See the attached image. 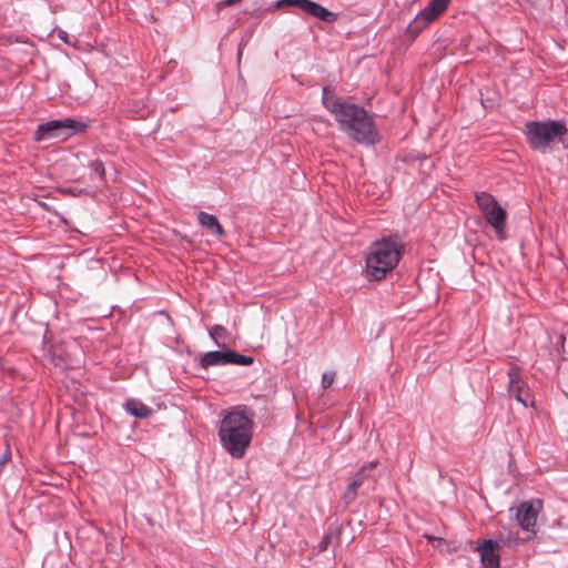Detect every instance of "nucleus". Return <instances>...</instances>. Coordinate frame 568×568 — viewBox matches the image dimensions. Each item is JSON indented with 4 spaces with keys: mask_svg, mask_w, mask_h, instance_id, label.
Segmentation results:
<instances>
[{
    "mask_svg": "<svg viewBox=\"0 0 568 568\" xmlns=\"http://www.w3.org/2000/svg\"><path fill=\"white\" fill-rule=\"evenodd\" d=\"M284 6L296 7L302 12H304L311 17H314L320 3L311 1V0H277L276 1L277 8H282Z\"/></svg>",
    "mask_w": 568,
    "mask_h": 568,
    "instance_id": "2eb2a0df",
    "label": "nucleus"
},
{
    "mask_svg": "<svg viewBox=\"0 0 568 568\" xmlns=\"http://www.w3.org/2000/svg\"><path fill=\"white\" fill-rule=\"evenodd\" d=\"M378 464V460H372L369 463H366L352 477L343 495V499L345 500L346 504H349L356 499L358 489L365 484L366 480L373 477L372 470Z\"/></svg>",
    "mask_w": 568,
    "mask_h": 568,
    "instance_id": "1a4fd4ad",
    "label": "nucleus"
},
{
    "mask_svg": "<svg viewBox=\"0 0 568 568\" xmlns=\"http://www.w3.org/2000/svg\"><path fill=\"white\" fill-rule=\"evenodd\" d=\"M10 458V453L9 450H6L2 456L0 457V463L1 464H6Z\"/></svg>",
    "mask_w": 568,
    "mask_h": 568,
    "instance_id": "393cba45",
    "label": "nucleus"
},
{
    "mask_svg": "<svg viewBox=\"0 0 568 568\" xmlns=\"http://www.w3.org/2000/svg\"><path fill=\"white\" fill-rule=\"evenodd\" d=\"M241 0H222L221 2H219V7L220 8H226V7H232L234 6L235 3L240 2Z\"/></svg>",
    "mask_w": 568,
    "mask_h": 568,
    "instance_id": "5701e85b",
    "label": "nucleus"
},
{
    "mask_svg": "<svg viewBox=\"0 0 568 568\" xmlns=\"http://www.w3.org/2000/svg\"><path fill=\"white\" fill-rule=\"evenodd\" d=\"M253 363V357L240 354L235 351L227 349V365L250 366Z\"/></svg>",
    "mask_w": 568,
    "mask_h": 568,
    "instance_id": "dca6fc26",
    "label": "nucleus"
},
{
    "mask_svg": "<svg viewBox=\"0 0 568 568\" xmlns=\"http://www.w3.org/2000/svg\"><path fill=\"white\" fill-rule=\"evenodd\" d=\"M314 18H317L321 21L326 22V23H333L336 21L337 14L320 4L318 8L316 9Z\"/></svg>",
    "mask_w": 568,
    "mask_h": 568,
    "instance_id": "aec40b11",
    "label": "nucleus"
},
{
    "mask_svg": "<svg viewBox=\"0 0 568 568\" xmlns=\"http://www.w3.org/2000/svg\"><path fill=\"white\" fill-rule=\"evenodd\" d=\"M567 132L566 124L556 120L548 122L531 121L526 124L525 130L529 146L542 152L557 139L561 141V138L567 134Z\"/></svg>",
    "mask_w": 568,
    "mask_h": 568,
    "instance_id": "20e7f679",
    "label": "nucleus"
},
{
    "mask_svg": "<svg viewBox=\"0 0 568 568\" xmlns=\"http://www.w3.org/2000/svg\"><path fill=\"white\" fill-rule=\"evenodd\" d=\"M341 534L339 528L337 527H329L328 532L322 538V540L318 542V550L325 551L328 546L333 542L334 538H338Z\"/></svg>",
    "mask_w": 568,
    "mask_h": 568,
    "instance_id": "6ab92c4d",
    "label": "nucleus"
},
{
    "mask_svg": "<svg viewBox=\"0 0 568 568\" xmlns=\"http://www.w3.org/2000/svg\"><path fill=\"white\" fill-rule=\"evenodd\" d=\"M500 542L496 539L478 541L475 551L480 557V568H500Z\"/></svg>",
    "mask_w": 568,
    "mask_h": 568,
    "instance_id": "6e6552de",
    "label": "nucleus"
},
{
    "mask_svg": "<svg viewBox=\"0 0 568 568\" xmlns=\"http://www.w3.org/2000/svg\"><path fill=\"white\" fill-rule=\"evenodd\" d=\"M197 222L202 227L206 229L209 232L219 237H222L225 234L223 226L213 214L201 211L197 214Z\"/></svg>",
    "mask_w": 568,
    "mask_h": 568,
    "instance_id": "ddd939ff",
    "label": "nucleus"
},
{
    "mask_svg": "<svg viewBox=\"0 0 568 568\" xmlns=\"http://www.w3.org/2000/svg\"><path fill=\"white\" fill-rule=\"evenodd\" d=\"M58 37H59L62 41H64L65 43H68V32H67V31L60 30V31L58 32Z\"/></svg>",
    "mask_w": 568,
    "mask_h": 568,
    "instance_id": "b1692460",
    "label": "nucleus"
},
{
    "mask_svg": "<svg viewBox=\"0 0 568 568\" xmlns=\"http://www.w3.org/2000/svg\"><path fill=\"white\" fill-rule=\"evenodd\" d=\"M508 392L515 399L520 403L524 407L531 406L534 404L529 388L527 384L521 379L518 367H511L508 371Z\"/></svg>",
    "mask_w": 568,
    "mask_h": 568,
    "instance_id": "9d476101",
    "label": "nucleus"
},
{
    "mask_svg": "<svg viewBox=\"0 0 568 568\" xmlns=\"http://www.w3.org/2000/svg\"><path fill=\"white\" fill-rule=\"evenodd\" d=\"M87 128V123L71 118L51 120L37 126L34 140L37 142L51 139L65 140L74 134L84 132Z\"/></svg>",
    "mask_w": 568,
    "mask_h": 568,
    "instance_id": "39448f33",
    "label": "nucleus"
},
{
    "mask_svg": "<svg viewBox=\"0 0 568 568\" xmlns=\"http://www.w3.org/2000/svg\"><path fill=\"white\" fill-rule=\"evenodd\" d=\"M402 245L397 237L386 236L375 241L366 255V275L368 280L379 281L399 263Z\"/></svg>",
    "mask_w": 568,
    "mask_h": 568,
    "instance_id": "7ed1b4c3",
    "label": "nucleus"
},
{
    "mask_svg": "<svg viewBox=\"0 0 568 568\" xmlns=\"http://www.w3.org/2000/svg\"><path fill=\"white\" fill-rule=\"evenodd\" d=\"M2 364V359L0 358V365Z\"/></svg>",
    "mask_w": 568,
    "mask_h": 568,
    "instance_id": "a878e982",
    "label": "nucleus"
},
{
    "mask_svg": "<svg viewBox=\"0 0 568 568\" xmlns=\"http://www.w3.org/2000/svg\"><path fill=\"white\" fill-rule=\"evenodd\" d=\"M542 510V501L538 498L521 503L517 507L516 519L518 526L524 530L536 534L535 527L539 513Z\"/></svg>",
    "mask_w": 568,
    "mask_h": 568,
    "instance_id": "0eeeda50",
    "label": "nucleus"
},
{
    "mask_svg": "<svg viewBox=\"0 0 568 568\" xmlns=\"http://www.w3.org/2000/svg\"><path fill=\"white\" fill-rule=\"evenodd\" d=\"M227 365V351H212L204 353L199 359V367L206 369L213 366Z\"/></svg>",
    "mask_w": 568,
    "mask_h": 568,
    "instance_id": "f8f14e48",
    "label": "nucleus"
},
{
    "mask_svg": "<svg viewBox=\"0 0 568 568\" xmlns=\"http://www.w3.org/2000/svg\"><path fill=\"white\" fill-rule=\"evenodd\" d=\"M254 423L246 407H233L220 422L217 435L222 447L236 459L246 454L253 437Z\"/></svg>",
    "mask_w": 568,
    "mask_h": 568,
    "instance_id": "f03ea898",
    "label": "nucleus"
},
{
    "mask_svg": "<svg viewBox=\"0 0 568 568\" xmlns=\"http://www.w3.org/2000/svg\"><path fill=\"white\" fill-rule=\"evenodd\" d=\"M450 0H430V2L419 12L417 19L429 23L436 20L448 7Z\"/></svg>",
    "mask_w": 568,
    "mask_h": 568,
    "instance_id": "9b49d317",
    "label": "nucleus"
},
{
    "mask_svg": "<svg viewBox=\"0 0 568 568\" xmlns=\"http://www.w3.org/2000/svg\"><path fill=\"white\" fill-rule=\"evenodd\" d=\"M322 102L349 139L364 145H375L381 141L373 116L363 106L337 99L327 87L323 88Z\"/></svg>",
    "mask_w": 568,
    "mask_h": 568,
    "instance_id": "f257e3e1",
    "label": "nucleus"
},
{
    "mask_svg": "<svg viewBox=\"0 0 568 568\" xmlns=\"http://www.w3.org/2000/svg\"><path fill=\"white\" fill-rule=\"evenodd\" d=\"M89 168L91 169V171L94 174H97L100 178V180H104V178H105V170H104L103 163L100 160L92 161L89 164Z\"/></svg>",
    "mask_w": 568,
    "mask_h": 568,
    "instance_id": "412c9836",
    "label": "nucleus"
},
{
    "mask_svg": "<svg viewBox=\"0 0 568 568\" xmlns=\"http://www.w3.org/2000/svg\"><path fill=\"white\" fill-rule=\"evenodd\" d=\"M496 540L500 542V548L515 547L521 541V539L518 537V534L513 532L510 530L501 532L499 535L498 539H496Z\"/></svg>",
    "mask_w": 568,
    "mask_h": 568,
    "instance_id": "a211bd4d",
    "label": "nucleus"
},
{
    "mask_svg": "<svg viewBox=\"0 0 568 568\" xmlns=\"http://www.w3.org/2000/svg\"><path fill=\"white\" fill-rule=\"evenodd\" d=\"M124 409L126 413L138 418H148L153 413L151 407L135 398L128 399L124 403Z\"/></svg>",
    "mask_w": 568,
    "mask_h": 568,
    "instance_id": "4468645a",
    "label": "nucleus"
},
{
    "mask_svg": "<svg viewBox=\"0 0 568 568\" xmlns=\"http://www.w3.org/2000/svg\"><path fill=\"white\" fill-rule=\"evenodd\" d=\"M476 202L486 222L494 229L497 239L504 241L506 239V211L493 195L486 192L476 194Z\"/></svg>",
    "mask_w": 568,
    "mask_h": 568,
    "instance_id": "423d86ee",
    "label": "nucleus"
},
{
    "mask_svg": "<svg viewBox=\"0 0 568 568\" xmlns=\"http://www.w3.org/2000/svg\"><path fill=\"white\" fill-rule=\"evenodd\" d=\"M209 333L219 347H225V339L229 336V332L224 326L214 325L210 328Z\"/></svg>",
    "mask_w": 568,
    "mask_h": 568,
    "instance_id": "f3484780",
    "label": "nucleus"
},
{
    "mask_svg": "<svg viewBox=\"0 0 568 568\" xmlns=\"http://www.w3.org/2000/svg\"><path fill=\"white\" fill-rule=\"evenodd\" d=\"M334 379H335V373L334 372H325L322 375V387L324 389L329 388L332 386Z\"/></svg>",
    "mask_w": 568,
    "mask_h": 568,
    "instance_id": "4be33fe9",
    "label": "nucleus"
}]
</instances>
